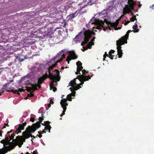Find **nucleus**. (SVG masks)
Listing matches in <instances>:
<instances>
[{"label":"nucleus","instance_id":"f257e3e1","mask_svg":"<svg viewBox=\"0 0 154 154\" xmlns=\"http://www.w3.org/2000/svg\"><path fill=\"white\" fill-rule=\"evenodd\" d=\"M22 136H18L16 137V139H13L12 141L11 142V144L8 146L7 147L9 150H12L14 149L16 146H18L19 148L21 147L25 140L29 138V136H26L25 137V134L22 133Z\"/></svg>","mask_w":154,"mask_h":154},{"label":"nucleus","instance_id":"f03ea898","mask_svg":"<svg viewBox=\"0 0 154 154\" xmlns=\"http://www.w3.org/2000/svg\"><path fill=\"white\" fill-rule=\"evenodd\" d=\"M132 31L130 30H128L125 35L122 37L120 39L117 41L116 45L117 46V54L118 55L119 58L122 57V54H123L121 46L122 45H124L125 43H127V40L129 37V33Z\"/></svg>","mask_w":154,"mask_h":154},{"label":"nucleus","instance_id":"7ed1b4c3","mask_svg":"<svg viewBox=\"0 0 154 154\" xmlns=\"http://www.w3.org/2000/svg\"><path fill=\"white\" fill-rule=\"evenodd\" d=\"M134 0H128V5H126L125 7L123 10V13L124 14H129L131 12V11L134 10V7L136 5V2Z\"/></svg>","mask_w":154,"mask_h":154},{"label":"nucleus","instance_id":"20e7f679","mask_svg":"<svg viewBox=\"0 0 154 154\" xmlns=\"http://www.w3.org/2000/svg\"><path fill=\"white\" fill-rule=\"evenodd\" d=\"M35 125V124H32L31 126L29 125L28 126L25 131L23 132V134H25V137L28 136H29V138L31 137L32 138H35L36 137L32 135V134L35 132L37 129L39 128L40 126L39 125V126L36 128L34 127Z\"/></svg>","mask_w":154,"mask_h":154},{"label":"nucleus","instance_id":"39448f33","mask_svg":"<svg viewBox=\"0 0 154 154\" xmlns=\"http://www.w3.org/2000/svg\"><path fill=\"white\" fill-rule=\"evenodd\" d=\"M83 31H85L84 33V41L82 42L81 43L82 45L83 46L85 44L89 42V39L91 37V36L92 34H95V33L94 32H92L90 31L89 30H85V28H83Z\"/></svg>","mask_w":154,"mask_h":154},{"label":"nucleus","instance_id":"423d86ee","mask_svg":"<svg viewBox=\"0 0 154 154\" xmlns=\"http://www.w3.org/2000/svg\"><path fill=\"white\" fill-rule=\"evenodd\" d=\"M72 95L71 94H70L67 96V99L62 98L60 102V104L62 107L63 108V112L62 113V114L60 115L61 116L65 114V112L66 109V106H67L68 104L67 103V100L69 101H71L72 99Z\"/></svg>","mask_w":154,"mask_h":154},{"label":"nucleus","instance_id":"0eeeda50","mask_svg":"<svg viewBox=\"0 0 154 154\" xmlns=\"http://www.w3.org/2000/svg\"><path fill=\"white\" fill-rule=\"evenodd\" d=\"M91 76L89 75L88 76L84 75H79L77 76V78L81 82L79 84V86L82 85L84 83V82L89 80L91 79Z\"/></svg>","mask_w":154,"mask_h":154},{"label":"nucleus","instance_id":"6e6552de","mask_svg":"<svg viewBox=\"0 0 154 154\" xmlns=\"http://www.w3.org/2000/svg\"><path fill=\"white\" fill-rule=\"evenodd\" d=\"M120 20V19H119L116 20V22L114 23H112L111 22L107 20H105V23L107 25V26H106V29H109L110 30H111V29L110 28V26L113 27H116L119 24Z\"/></svg>","mask_w":154,"mask_h":154},{"label":"nucleus","instance_id":"1a4fd4ad","mask_svg":"<svg viewBox=\"0 0 154 154\" xmlns=\"http://www.w3.org/2000/svg\"><path fill=\"white\" fill-rule=\"evenodd\" d=\"M22 124H19L15 126L14 127V129L16 130L15 133L17 134L21 132L22 130H23L24 128V127L26 126L27 123L26 122H24V123L22 122Z\"/></svg>","mask_w":154,"mask_h":154},{"label":"nucleus","instance_id":"9d476101","mask_svg":"<svg viewBox=\"0 0 154 154\" xmlns=\"http://www.w3.org/2000/svg\"><path fill=\"white\" fill-rule=\"evenodd\" d=\"M70 56H68L66 58V61L68 62V63H69V61L71 60L72 59L74 60L76 59L78 56L76 55L75 52L73 51H70L69 52Z\"/></svg>","mask_w":154,"mask_h":154},{"label":"nucleus","instance_id":"9b49d317","mask_svg":"<svg viewBox=\"0 0 154 154\" xmlns=\"http://www.w3.org/2000/svg\"><path fill=\"white\" fill-rule=\"evenodd\" d=\"M8 85V83H6L3 86V88H2V89H3L4 90L7 91H11L13 92V93L14 94H15L16 93H18V91L17 90H14L13 89H11V88H9V89L7 88V86Z\"/></svg>","mask_w":154,"mask_h":154},{"label":"nucleus","instance_id":"f8f14e48","mask_svg":"<svg viewBox=\"0 0 154 154\" xmlns=\"http://www.w3.org/2000/svg\"><path fill=\"white\" fill-rule=\"evenodd\" d=\"M44 114L43 113H42L41 114V117H40L39 118L38 120H39V121L37 122L36 123H35L33 124H35V125L34 126V127L36 128L39 125L40 126V127H41V123L42 121L44 119Z\"/></svg>","mask_w":154,"mask_h":154},{"label":"nucleus","instance_id":"ddd939ff","mask_svg":"<svg viewBox=\"0 0 154 154\" xmlns=\"http://www.w3.org/2000/svg\"><path fill=\"white\" fill-rule=\"evenodd\" d=\"M47 73L46 72L43 76L40 77L38 79V82L39 84H42L45 79L48 78Z\"/></svg>","mask_w":154,"mask_h":154},{"label":"nucleus","instance_id":"4468645a","mask_svg":"<svg viewBox=\"0 0 154 154\" xmlns=\"http://www.w3.org/2000/svg\"><path fill=\"white\" fill-rule=\"evenodd\" d=\"M97 23L99 26L96 27V29H101V26H102V27H104L103 25L104 24V23L103 21L102 20H98L97 21Z\"/></svg>","mask_w":154,"mask_h":154},{"label":"nucleus","instance_id":"2eb2a0df","mask_svg":"<svg viewBox=\"0 0 154 154\" xmlns=\"http://www.w3.org/2000/svg\"><path fill=\"white\" fill-rule=\"evenodd\" d=\"M1 143L3 144L4 145L9 146L11 144V142L9 141L8 137L5 136V139L0 141Z\"/></svg>","mask_w":154,"mask_h":154},{"label":"nucleus","instance_id":"dca6fc26","mask_svg":"<svg viewBox=\"0 0 154 154\" xmlns=\"http://www.w3.org/2000/svg\"><path fill=\"white\" fill-rule=\"evenodd\" d=\"M52 79H51V80H54V82H57V81H59L60 79V76H59L57 74H54L52 76Z\"/></svg>","mask_w":154,"mask_h":154},{"label":"nucleus","instance_id":"f3484780","mask_svg":"<svg viewBox=\"0 0 154 154\" xmlns=\"http://www.w3.org/2000/svg\"><path fill=\"white\" fill-rule=\"evenodd\" d=\"M61 57L60 58V59L57 60V63H60L62 61L63 59L65 58V55L64 54H63L62 55H61V54L60 53V54H58L56 56V58H58V57Z\"/></svg>","mask_w":154,"mask_h":154},{"label":"nucleus","instance_id":"a211bd4d","mask_svg":"<svg viewBox=\"0 0 154 154\" xmlns=\"http://www.w3.org/2000/svg\"><path fill=\"white\" fill-rule=\"evenodd\" d=\"M77 79V78H76L71 80L69 83V86H71L72 87H73L74 86H75L76 85L75 81Z\"/></svg>","mask_w":154,"mask_h":154},{"label":"nucleus","instance_id":"6ab92c4d","mask_svg":"<svg viewBox=\"0 0 154 154\" xmlns=\"http://www.w3.org/2000/svg\"><path fill=\"white\" fill-rule=\"evenodd\" d=\"M16 134L15 133V132H14L11 135H7L6 136V137H8V138L9 141L10 142V141L12 139H14L13 138L14 137V136H15V134Z\"/></svg>","mask_w":154,"mask_h":154},{"label":"nucleus","instance_id":"aec40b11","mask_svg":"<svg viewBox=\"0 0 154 154\" xmlns=\"http://www.w3.org/2000/svg\"><path fill=\"white\" fill-rule=\"evenodd\" d=\"M78 10H77L75 13H72L69 14L68 17H69V19H72L74 18L78 14H76V13L78 12Z\"/></svg>","mask_w":154,"mask_h":154},{"label":"nucleus","instance_id":"412c9836","mask_svg":"<svg viewBox=\"0 0 154 154\" xmlns=\"http://www.w3.org/2000/svg\"><path fill=\"white\" fill-rule=\"evenodd\" d=\"M81 88V87H80V86H79V85H77L76 84L75 86H74L73 87H72V88H70V89L71 91L72 92V90H73L75 91H77Z\"/></svg>","mask_w":154,"mask_h":154},{"label":"nucleus","instance_id":"4be33fe9","mask_svg":"<svg viewBox=\"0 0 154 154\" xmlns=\"http://www.w3.org/2000/svg\"><path fill=\"white\" fill-rule=\"evenodd\" d=\"M138 27L137 25V23H135L134 26H133V28L134 29V32H137L139 31V29H137Z\"/></svg>","mask_w":154,"mask_h":154},{"label":"nucleus","instance_id":"5701e85b","mask_svg":"<svg viewBox=\"0 0 154 154\" xmlns=\"http://www.w3.org/2000/svg\"><path fill=\"white\" fill-rule=\"evenodd\" d=\"M30 85L32 86V90L33 91V92L37 90V87L35 84L34 85L32 84H31Z\"/></svg>","mask_w":154,"mask_h":154},{"label":"nucleus","instance_id":"b1692460","mask_svg":"<svg viewBox=\"0 0 154 154\" xmlns=\"http://www.w3.org/2000/svg\"><path fill=\"white\" fill-rule=\"evenodd\" d=\"M50 82L49 84V86L51 90H52L53 88V87H54V83L55 82L57 83V82H54V80Z\"/></svg>","mask_w":154,"mask_h":154},{"label":"nucleus","instance_id":"393cba45","mask_svg":"<svg viewBox=\"0 0 154 154\" xmlns=\"http://www.w3.org/2000/svg\"><path fill=\"white\" fill-rule=\"evenodd\" d=\"M57 63H56L54 64H53L52 65L50 66H49V67L48 68H46V69H50V70L52 69L54 67H55L57 65Z\"/></svg>","mask_w":154,"mask_h":154},{"label":"nucleus","instance_id":"a878e982","mask_svg":"<svg viewBox=\"0 0 154 154\" xmlns=\"http://www.w3.org/2000/svg\"><path fill=\"white\" fill-rule=\"evenodd\" d=\"M51 128V126L50 125H46L45 126V130H48V132H50V130Z\"/></svg>","mask_w":154,"mask_h":154},{"label":"nucleus","instance_id":"bb28decb","mask_svg":"<svg viewBox=\"0 0 154 154\" xmlns=\"http://www.w3.org/2000/svg\"><path fill=\"white\" fill-rule=\"evenodd\" d=\"M135 20H137L136 18V16L135 15H133V16L130 19V20L131 22H134Z\"/></svg>","mask_w":154,"mask_h":154},{"label":"nucleus","instance_id":"cd10ccee","mask_svg":"<svg viewBox=\"0 0 154 154\" xmlns=\"http://www.w3.org/2000/svg\"><path fill=\"white\" fill-rule=\"evenodd\" d=\"M76 65H77V67H81V66H82V63L79 61H78L77 62Z\"/></svg>","mask_w":154,"mask_h":154},{"label":"nucleus","instance_id":"c85d7f7f","mask_svg":"<svg viewBox=\"0 0 154 154\" xmlns=\"http://www.w3.org/2000/svg\"><path fill=\"white\" fill-rule=\"evenodd\" d=\"M50 123V122L48 121H47L46 122H45L44 124L41 123L44 126H46V125H49V124Z\"/></svg>","mask_w":154,"mask_h":154},{"label":"nucleus","instance_id":"c756f323","mask_svg":"<svg viewBox=\"0 0 154 154\" xmlns=\"http://www.w3.org/2000/svg\"><path fill=\"white\" fill-rule=\"evenodd\" d=\"M54 74L52 72L50 73L48 75L47 74V76L48 77V78H49L50 79H52V76H53Z\"/></svg>","mask_w":154,"mask_h":154},{"label":"nucleus","instance_id":"7c9ffc66","mask_svg":"<svg viewBox=\"0 0 154 154\" xmlns=\"http://www.w3.org/2000/svg\"><path fill=\"white\" fill-rule=\"evenodd\" d=\"M109 57L110 59L112 60L113 58H114L113 57H115V56L112 55V54L111 53H110V51H109Z\"/></svg>","mask_w":154,"mask_h":154},{"label":"nucleus","instance_id":"2f4dec72","mask_svg":"<svg viewBox=\"0 0 154 154\" xmlns=\"http://www.w3.org/2000/svg\"><path fill=\"white\" fill-rule=\"evenodd\" d=\"M83 69V67L82 66H81V67H77V71L79 72L80 73L81 70H82Z\"/></svg>","mask_w":154,"mask_h":154},{"label":"nucleus","instance_id":"473e14b6","mask_svg":"<svg viewBox=\"0 0 154 154\" xmlns=\"http://www.w3.org/2000/svg\"><path fill=\"white\" fill-rule=\"evenodd\" d=\"M18 91V93H17V94H19L20 95V94L19 93V92H21L22 91H24V90L23 89H22V88H19L18 89V90H17ZM16 93L15 94H16Z\"/></svg>","mask_w":154,"mask_h":154},{"label":"nucleus","instance_id":"72a5a7b5","mask_svg":"<svg viewBox=\"0 0 154 154\" xmlns=\"http://www.w3.org/2000/svg\"><path fill=\"white\" fill-rule=\"evenodd\" d=\"M92 44H91V42H89L87 44V47L89 48H91L92 46Z\"/></svg>","mask_w":154,"mask_h":154},{"label":"nucleus","instance_id":"f704fd0d","mask_svg":"<svg viewBox=\"0 0 154 154\" xmlns=\"http://www.w3.org/2000/svg\"><path fill=\"white\" fill-rule=\"evenodd\" d=\"M34 95V94H33L32 92H31L29 94L27 95L28 97H33Z\"/></svg>","mask_w":154,"mask_h":154},{"label":"nucleus","instance_id":"c9c22d12","mask_svg":"<svg viewBox=\"0 0 154 154\" xmlns=\"http://www.w3.org/2000/svg\"><path fill=\"white\" fill-rule=\"evenodd\" d=\"M46 131H45V130H44L43 131H40L38 132V133L39 134H43L44 133H46Z\"/></svg>","mask_w":154,"mask_h":154},{"label":"nucleus","instance_id":"e433bc0d","mask_svg":"<svg viewBox=\"0 0 154 154\" xmlns=\"http://www.w3.org/2000/svg\"><path fill=\"white\" fill-rule=\"evenodd\" d=\"M32 89V88L31 87H27L26 90L28 92H31Z\"/></svg>","mask_w":154,"mask_h":154},{"label":"nucleus","instance_id":"4c0bfd02","mask_svg":"<svg viewBox=\"0 0 154 154\" xmlns=\"http://www.w3.org/2000/svg\"><path fill=\"white\" fill-rule=\"evenodd\" d=\"M55 71L57 72V74L59 76H60V74H59L60 72H59V70H58L57 69H55Z\"/></svg>","mask_w":154,"mask_h":154},{"label":"nucleus","instance_id":"58836bf2","mask_svg":"<svg viewBox=\"0 0 154 154\" xmlns=\"http://www.w3.org/2000/svg\"><path fill=\"white\" fill-rule=\"evenodd\" d=\"M42 84H39V83H38L37 84H35V85L37 86V87H38L39 88H40L41 87V85Z\"/></svg>","mask_w":154,"mask_h":154},{"label":"nucleus","instance_id":"ea45409f","mask_svg":"<svg viewBox=\"0 0 154 154\" xmlns=\"http://www.w3.org/2000/svg\"><path fill=\"white\" fill-rule=\"evenodd\" d=\"M82 74L81 75H85L86 74L85 73L86 72V71L85 69H83V70H82Z\"/></svg>","mask_w":154,"mask_h":154},{"label":"nucleus","instance_id":"a19ab883","mask_svg":"<svg viewBox=\"0 0 154 154\" xmlns=\"http://www.w3.org/2000/svg\"><path fill=\"white\" fill-rule=\"evenodd\" d=\"M42 135L41 134H37L36 137H38L40 138H41L42 137Z\"/></svg>","mask_w":154,"mask_h":154},{"label":"nucleus","instance_id":"79ce46f5","mask_svg":"<svg viewBox=\"0 0 154 154\" xmlns=\"http://www.w3.org/2000/svg\"><path fill=\"white\" fill-rule=\"evenodd\" d=\"M35 120V119L33 117H31L30 118V121L32 122H34Z\"/></svg>","mask_w":154,"mask_h":154},{"label":"nucleus","instance_id":"37998d69","mask_svg":"<svg viewBox=\"0 0 154 154\" xmlns=\"http://www.w3.org/2000/svg\"><path fill=\"white\" fill-rule=\"evenodd\" d=\"M14 130H11L10 131L8 132H7V134H9L10 133H12V132H14Z\"/></svg>","mask_w":154,"mask_h":154},{"label":"nucleus","instance_id":"c03bdc74","mask_svg":"<svg viewBox=\"0 0 154 154\" xmlns=\"http://www.w3.org/2000/svg\"><path fill=\"white\" fill-rule=\"evenodd\" d=\"M52 89H53V91H54V92H55L57 90V88L56 87H53V88Z\"/></svg>","mask_w":154,"mask_h":154},{"label":"nucleus","instance_id":"a18cd8bd","mask_svg":"<svg viewBox=\"0 0 154 154\" xmlns=\"http://www.w3.org/2000/svg\"><path fill=\"white\" fill-rule=\"evenodd\" d=\"M4 92V90L2 89H1L0 90V96Z\"/></svg>","mask_w":154,"mask_h":154},{"label":"nucleus","instance_id":"49530a36","mask_svg":"<svg viewBox=\"0 0 154 154\" xmlns=\"http://www.w3.org/2000/svg\"><path fill=\"white\" fill-rule=\"evenodd\" d=\"M76 92L75 91H74L73 92H72L71 94H72V96H75V94Z\"/></svg>","mask_w":154,"mask_h":154},{"label":"nucleus","instance_id":"de8ad7c7","mask_svg":"<svg viewBox=\"0 0 154 154\" xmlns=\"http://www.w3.org/2000/svg\"><path fill=\"white\" fill-rule=\"evenodd\" d=\"M19 60L20 61L22 62L24 60V59H21L20 58H19Z\"/></svg>","mask_w":154,"mask_h":154},{"label":"nucleus","instance_id":"09e8293b","mask_svg":"<svg viewBox=\"0 0 154 154\" xmlns=\"http://www.w3.org/2000/svg\"><path fill=\"white\" fill-rule=\"evenodd\" d=\"M109 51L110 52V53H111L112 54V53H114L115 52L114 50H111Z\"/></svg>","mask_w":154,"mask_h":154},{"label":"nucleus","instance_id":"8fccbe9b","mask_svg":"<svg viewBox=\"0 0 154 154\" xmlns=\"http://www.w3.org/2000/svg\"><path fill=\"white\" fill-rule=\"evenodd\" d=\"M13 81V80H9V82H8V83H8V85H9L10 83H11V82H12Z\"/></svg>","mask_w":154,"mask_h":154},{"label":"nucleus","instance_id":"3c124183","mask_svg":"<svg viewBox=\"0 0 154 154\" xmlns=\"http://www.w3.org/2000/svg\"><path fill=\"white\" fill-rule=\"evenodd\" d=\"M54 103V101L53 100H51L50 101V103L51 104H52Z\"/></svg>","mask_w":154,"mask_h":154},{"label":"nucleus","instance_id":"603ef678","mask_svg":"<svg viewBox=\"0 0 154 154\" xmlns=\"http://www.w3.org/2000/svg\"><path fill=\"white\" fill-rule=\"evenodd\" d=\"M41 70H42V69L41 68L40 69L39 67H38V70H37L38 72H40V71H41Z\"/></svg>","mask_w":154,"mask_h":154},{"label":"nucleus","instance_id":"864d4df0","mask_svg":"<svg viewBox=\"0 0 154 154\" xmlns=\"http://www.w3.org/2000/svg\"><path fill=\"white\" fill-rule=\"evenodd\" d=\"M104 55V56H106L108 57H109V55H108L107 54L106 52H105V54Z\"/></svg>","mask_w":154,"mask_h":154},{"label":"nucleus","instance_id":"5fc2aeb1","mask_svg":"<svg viewBox=\"0 0 154 154\" xmlns=\"http://www.w3.org/2000/svg\"><path fill=\"white\" fill-rule=\"evenodd\" d=\"M89 42H91V44H92V45H94V41H92L91 40Z\"/></svg>","mask_w":154,"mask_h":154},{"label":"nucleus","instance_id":"6e6d98bb","mask_svg":"<svg viewBox=\"0 0 154 154\" xmlns=\"http://www.w3.org/2000/svg\"><path fill=\"white\" fill-rule=\"evenodd\" d=\"M130 22V21H127L125 23V25H126L128 24V23H129Z\"/></svg>","mask_w":154,"mask_h":154},{"label":"nucleus","instance_id":"4d7b16f0","mask_svg":"<svg viewBox=\"0 0 154 154\" xmlns=\"http://www.w3.org/2000/svg\"><path fill=\"white\" fill-rule=\"evenodd\" d=\"M86 6V5H84V6H82L80 9V10H82L83 8H85Z\"/></svg>","mask_w":154,"mask_h":154},{"label":"nucleus","instance_id":"13d9d810","mask_svg":"<svg viewBox=\"0 0 154 154\" xmlns=\"http://www.w3.org/2000/svg\"><path fill=\"white\" fill-rule=\"evenodd\" d=\"M3 133V131H0V137H2V133Z\"/></svg>","mask_w":154,"mask_h":154},{"label":"nucleus","instance_id":"bf43d9fd","mask_svg":"<svg viewBox=\"0 0 154 154\" xmlns=\"http://www.w3.org/2000/svg\"><path fill=\"white\" fill-rule=\"evenodd\" d=\"M82 31H81L78 35H76V37H77L78 36L81 35V34L82 33Z\"/></svg>","mask_w":154,"mask_h":154},{"label":"nucleus","instance_id":"052dcab7","mask_svg":"<svg viewBox=\"0 0 154 154\" xmlns=\"http://www.w3.org/2000/svg\"><path fill=\"white\" fill-rule=\"evenodd\" d=\"M106 56H104V55H103V61L105 60V58H106Z\"/></svg>","mask_w":154,"mask_h":154},{"label":"nucleus","instance_id":"680f3d73","mask_svg":"<svg viewBox=\"0 0 154 154\" xmlns=\"http://www.w3.org/2000/svg\"><path fill=\"white\" fill-rule=\"evenodd\" d=\"M75 74L76 75H78V74H79L80 75L81 74L79 72H78L77 71V72H75Z\"/></svg>","mask_w":154,"mask_h":154},{"label":"nucleus","instance_id":"e2e57ef3","mask_svg":"<svg viewBox=\"0 0 154 154\" xmlns=\"http://www.w3.org/2000/svg\"><path fill=\"white\" fill-rule=\"evenodd\" d=\"M106 28H104L103 29V30L105 31H106Z\"/></svg>","mask_w":154,"mask_h":154},{"label":"nucleus","instance_id":"0e129e2a","mask_svg":"<svg viewBox=\"0 0 154 154\" xmlns=\"http://www.w3.org/2000/svg\"><path fill=\"white\" fill-rule=\"evenodd\" d=\"M95 38V37L92 38L91 40L92 41H94Z\"/></svg>","mask_w":154,"mask_h":154},{"label":"nucleus","instance_id":"69168bd1","mask_svg":"<svg viewBox=\"0 0 154 154\" xmlns=\"http://www.w3.org/2000/svg\"><path fill=\"white\" fill-rule=\"evenodd\" d=\"M47 69L48 70V72H49V74L51 72V70H50V69Z\"/></svg>","mask_w":154,"mask_h":154},{"label":"nucleus","instance_id":"338daca9","mask_svg":"<svg viewBox=\"0 0 154 154\" xmlns=\"http://www.w3.org/2000/svg\"><path fill=\"white\" fill-rule=\"evenodd\" d=\"M51 106V104L50 103H49L48 105V108H50Z\"/></svg>","mask_w":154,"mask_h":154},{"label":"nucleus","instance_id":"774afa93","mask_svg":"<svg viewBox=\"0 0 154 154\" xmlns=\"http://www.w3.org/2000/svg\"><path fill=\"white\" fill-rule=\"evenodd\" d=\"M141 6H142V5L140 4H139L138 5V7L139 8H140L141 7Z\"/></svg>","mask_w":154,"mask_h":154}]
</instances>
